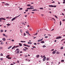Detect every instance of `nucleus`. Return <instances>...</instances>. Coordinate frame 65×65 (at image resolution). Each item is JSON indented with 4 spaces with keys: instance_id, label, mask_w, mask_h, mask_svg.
Wrapping results in <instances>:
<instances>
[{
    "instance_id": "09e8293b",
    "label": "nucleus",
    "mask_w": 65,
    "mask_h": 65,
    "mask_svg": "<svg viewBox=\"0 0 65 65\" xmlns=\"http://www.w3.org/2000/svg\"><path fill=\"white\" fill-rule=\"evenodd\" d=\"M1 60H3V58H1Z\"/></svg>"
},
{
    "instance_id": "37998d69",
    "label": "nucleus",
    "mask_w": 65,
    "mask_h": 65,
    "mask_svg": "<svg viewBox=\"0 0 65 65\" xmlns=\"http://www.w3.org/2000/svg\"><path fill=\"white\" fill-rule=\"evenodd\" d=\"M37 44L38 45L40 44V43H39V42H38Z\"/></svg>"
},
{
    "instance_id": "dca6fc26",
    "label": "nucleus",
    "mask_w": 65,
    "mask_h": 65,
    "mask_svg": "<svg viewBox=\"0 0 65 65\" xmlns=\"http://www.w3.org/2000/svg\"><path fill=\"white\" fill-rule=\"evenodd\" d=\"M15 46H14L13 47H12V50H13V49H14V48H15Z\"/></svg>"
},
{
    "instance_id": "412c9836",
    "label": "nucleus",
    "mask_w": 65,
    "mask_h": 65,
    "mask_svg": "<svg viewBox=\"0 0 65 65\" xmlns=\"http://www.w3.org/2000/svg\"><path fill=\"white\" fill-rule=\"evenodd\" d=\"M49 58H47L46 59V60H47V61H48V60H49Z\"/></svg>"
},
{
    "instance_id": "c03bdc74",
    "label": "nucleus",
    "mask_w": 65,
    "mask_h": 65,
    "mask_svg": "<svg viewBox=\"0 0 65 65\" xmlns=\"http://www.w3.org/2000/svg\"><path fill=\"white\" fill-rule=\"evenodd\" d=\"M1 49H2V47H0V50H1Z\"/></svg>"
},
{
    "instance_id": "b1692460",
    "label": "nucleus",
    "mask_w": 65,
    "mask_h": 65,
    "mask_svg": "<svg viewBox=\"0 0 65 65\" xmlns=\"http://www.w3.org/2000/svg\"><path fill=\"white\" fill-rule=\"evenodd\" d=\"M56 54H59V52L57 51L56 52Z\"/></svg>"
},
{
    "instance_id": "e433bc0d",
    "label": "nucleus",
    "mask_w": 65,
    "mask_h": 65,
    "mask_svg": "<svg viewBox=\"0 0 65 65\" xmlns=\"http://www.w3.org/2000/svg\"><path fill=\"white\" fill-rule=\"evenodd\" d=\"M61 62H64V60H62L61 61Z\"/></svg>"
},
{
    "instance_id": "a18cd8bd",
    "label": "nucleus",
    "mask_w": 65,
    "mask_h": 65,
    "mask_svg": "<svg viewBox=\"0 0 65 65\" xmlns=\"http://www.w3.org/2000/svg\"><path fill=\"white\" fill-rule=\"evenodd\" d=\"M40 9H43V8H40Z\"/></svg>"
},
{
    "instance_id": "6e6d98bb",
    "label": "nucleus",
    "mask_w": 65,
    "mask_h": 65,
    "mask_svg": "<svg viewBox=\"0 0 65 65\" xmlns=\"http://www.w3.org/2000/svg\"><path fill=\"white\" fill-rule=\"evenodd\" d=\"M65 40V39H62V40H61V41H63V40Z\"/></svg>"
},
{
    "instance_id": "de8ad7c7",
    "label": "nucleus",
    "mask_w": 65,
    "mask_h": 65,
    "mask_svg": "<svg viewBox=\"0 0 65 65\" xmlns=\"http://www.w3.org/2000/svg\"><path fill=\"white\" fill-rule=\"evenodd\" d=\"M20 10H22L23 9V8H20L19 9Z\"/></svg>"
},
{
    "instance_id": "c9c22d12",
    "label": "nucleus",
    "mask_w": 65,
    "mask_h": 65,
    "mask_svg": "<svg viewBox=\"0 0 65 65\" xmlns=\"http://www.w3.org/2000/svg\"><path fill=\"white\" fill-rule=\"evenodd\" d=\"M60 26H61V21H60Z\"/></svg>"
},
{
    "instance_id": "774afa93",
    "label": "nucleus",
    "mask_w": 65,
    "mask_h": 65,
    "mask_svg": "<svg viewBox=\"0 0 65 65\" xmlns=\"http://www.w3.org/2000/svg\"><path fill=\"white\" fill-rule=\"evenodd\" d=\"M52 3H55V2L54 1H53L52 2Z\"/></svg>"
},
{
    "instance_id": "603ef678",
    "label": "nucleus",
    "mask_w": 65,
    "mask_h": 65,
    "mask_svg": "<svg viewBox=\"0 0 65 65\" xmlns=\"http://www.w3.org/2000/svg\"><path fill=\"white\" fill-rule=\"evenodd\" d=\"M22 24H23V25H25V24L24 23H22Z\"/></svg>"
},
{
    "instance_id": "0eeeda50",
    "label": "nucleus",
    "mask_w": 65,
    "mask_h": 65,
    "mask_svg": "<svg viewBox=\"0 0 65 65\" xmlns=\"http://www.w3.org/2000/svg\"><path fill=\"white\" fill-rule=\"evenodd\" d=\"M45 59H46V57H44V58H43V61H44L45 60Z\"/></svg>"
},
{
    "instance_id": "c85d7f7f",
    "label": "nucleus",
    "mask_w": 65,
    "mask_h": 65,
    "mask_svg": "<svg viewBox=\"0 0 65 65\" xmlns=\"http://www.w3.org/2000/svg\"><path fill=\"white\" fill-rule=\"evenodd\" d=\"M7 26H9V25H10V24H7Z\"/></svg>"
},
{
    "instance_id": "9d476101",
    "label": "nucleus",
    "mask_w": 65,
    "mask_h": 65,
    "mask_svg": "<svg viewBox=\"0 0 65 65\" xmlns=\"http://www.w3.org/2000/svg\"><path fill=\"white\" fill-rule=\"evenodd\" d=\"M34 8H27V9H34Z\"/></svg>"
},
{
    "instance_id": "58836bf2",
    "label": "nucleus",
    "mask_w": 65,
    "mask_h": 65,
    "mask_svg": "<svg viewBox=\"0 0 65 65\" xmlns=\"http://www.w3.org/2000/svg\"><path fill=\"white\" fill-rule=\"evenodd\" d=\"M24 48H26V49H27V50H28V48H27V47H24Z\"/></svg>"
},
{
    "instance_id": "1a4fd4ad",
    "label": "nucleus",
    "mask_w": 65,
    "mask_h": 65,
    "mask_svg": "<svg viewBox=\"0 0 65 65\" xmlns=\"http://www.w3.org/2000/svg\"><path fill=\"white\" fill-rule=\"evenodd\" d=\"M52 54H56V52L55 51H53L52 52Z\"/></svg>"
},
{
    "instance_id": "6e6552de",
    "label": "nucleus",
    "mask_w": 65,
    "mask_h": 65,
    "mask_svg": "<svg viewBox=\"0 0 65 65\" xmlns=\"http://www.w3.org/2000/svg\"><path fill=\"white\" fill-rule=\"evenodd\" d=\"M15 17H14V18H13L11 20V21H14V20H15Z\"/></svg>"
},
{
    "instance_id": "ddd939ff",
    "label": "nucleus",
    "mask_w": 65,
    "mask_h": 65,
    "mask_svg": "<svg viewBox=\"0 0 65 65\" xmlns=\"http://www.w3.org/2000/svg\"><path fill=\"white\" fill-rule=\"evenodd\" d=\"M41 43H44V41H42L41 42Z\"/></svg>"
},
{
    "instance_id": "f8f14e48",
    "label": "nucleus",
    "mask_w": 65,
    "mask_h": 65,
    "mask_svg": "<svg viewBox=\"0 0 65 65\" xmlns=\"http://www.w3.org/2000/svg\"><path fill=\"white\" fill-rule=\"evenodd\" d=\"M26 33H27L28 34H29V32H28V30H27L26 32Z\"/></svg>"
},
{
    "instance_id": "4468645a",
    "label": "nucleus",
    "mask_w": 65,
    "mask_h": 65,
    "mask_svg": "<svg viewBox=\"0 0 65 65\" xmlns=\"http://www.w3.org/2000/svg\"><path fill=\"white\" fill-rule=\"evenodd\" d=\"M19 44L20 46H22V44L20 43H19Z\"/></svg>"
},
{
    "instance_id": "79ce46f5",
    "label": "nucleus",
    "mask_w": 65,
    "mask_h": 65,
    "mask_svg": "<svg viewBox=\"0 0 65 65\" xmlns=\"http://www.w3.org/2000/svg\"><path fill=\"white\" fill-rule=\"evenodd\" d=\"M34 45H37V44L36 43H34Z\"/></svg>"
},
{
    "instance_id": "4c0bfd02",
    "label": "nucleus",
    "mask_w": 65,
    "mask_h": 65,
    "mask_svg": "<svg viewBox=\"0 0 65 65\" xmlns=\"http://www.w3.org/2000/svg\"><path fill=\"white\" fill-rule=\"evenodd\" d=\"M18 47H19V46H17L16 47H15V48Z\"/></svg>"
},
{
    "instance_id": "393cba45",
    "label": "nucleus",
    "mask_w": 65,
    "mask_h": 65,
    "mask_svg": "<svg viewBox=\"0 0 65 65\" xmlns=\"http://www.w3.org/2000/svg\"><path fill=\"white\" fill-rule=\"evenodd\" d=\"M3 36H6V35H5L4 34H3Z\"/></svg>"
},
{
    "instance_id": "20e7f679",
    "label": "nucleus",
    "mask_w": 65,
    "mask_h": 65,
    "mask_svg": "<svg viewBox=\"0 0 65 65\" xmlns=\"http://www.w3.org/2000/svg\"><path fill=\"white\" fill-rule=\"evenodd\" d=\"M6 20V19L4 18H0V20Z\"/></svg>"
},
{
    "instance_id": "f3484780",
    "label": "nucleus",
    "mask_w": 65,
    "mask_h": 65,
    "mask_svg": "<svg viewBox=\"0 0 65 65\" xmlns=\"http://www.w3.org/2000/svg\"><path fill=\"white\" fill-rule=\"evenodd\" d=\"M63 1H64L63 2V4H65V0H63Z\"/></svg>"
},
{
    "instance_id": "13d9d810",
    "label": "nucleus",
    "mask_w": 65,
    "mask_h": 65,
    "mask_svg": "<svg viewBox=\"0 0 65 65\" xmlns=\"http://www.w3.org/2000/svg\"><path fill=\"white\" fill-rule=\"evenodd\" d=\"M47 37H48V36L45 37V38H47Z\"/></svg>"
},
{
    "instance_id": "052dcab7",
    "label": "nucleus",
    "mask_w": 65,
    "mask_h": 65,
    "mask_svg": "<svg viewBox=\"0 0 65 65\" xmlns=\"http://www.w3.org/2000/svg\"><path fill=\"white\" fill-rule=\"evenodd\" d=\"M54 29H52L51 31H54Z\"/></svg>"
},
{
    "instance_id": "423d86ee",
    "label": "nucleus",
    "mask_w": 65,
    "mask_h": 65,
    "mask_svg": "<svg viewBox=\"0 0 65 65\" xmlns=\"http://www.w3.org/2000/svg\"><path fill=\"white\" fill-rule=\"evenodd\" d=\"M42 40H43V38H42V39H39V40H38L37 41L38 42H39V41H42Z\"/></svg>"
},
{
    "instance_id": "338daca9",
    "label": "nucleus",
    "mask_w": 65,
    "mask_h": 65,
    "mask_svg": "<svg viewBox=\"0 0 65 65\" xmlns=\"http://www.w3.org/2000/svg\"><path fill=\"white\" fill-rule=\"evenodd\" d=\"M11 41H14V40H11Z\"/></svg>"
},
{
    "instance_id": "a211bd4d",
    "label": "nucleus",
    "mask_w": 65,
    "mask_h": 65,
    "mask_svg": "<svg viewBox=\"0 0 65 65\" xmlns=\"http://www.w3.org/2000/svg\"><path fill=\"white\" fill-rule=\"evenodd\" d=\"M3 41H5V38H3Z\"/></svg>"
},
{
    "instance_id": "4be33fe9",
    "label": "nucleus",
    "mask_w": 65,
    "mask_h": 65,
    "mask_svg": "<svg viewBox=\"0 0 65 65\" xmlns=\"http://www.w3.org/2000/svg\"><path fill=\"white\" fill-rule=\"evenodd\" d=\"M30 7V8H33L34 7L33 6H31Z\"/></svg>"
},
{
    "instance_id": "f704fd0d",
    "label": "nucleus",
    "mask_w": 65,
    "mask_h": 65,
    "mask_svg": "<svg viewBox=\"0 0 65 65\" xmlns=\"http://www.w3.org/2000/svg\"><path fill=\"white\" fill-rule=\"evenodd\" d=\"M27 6H31V5L28 4L27 5Z\"/></svg>"
},
{
    "instance_id": "bb28decb",
    "label": "nucleus",
    "mask_w": 65,
    "mask_h": 65,
    "mask_svg": "<svg viewBox=\"0 0 65 65\" xmlns=\"http://www.w3.org/2000/svg\"><path fill=\"white\" fill-rule=\"evenodd\" d=\"M23 45L24 46H27V45H26V44H24Z\"/></svg>"
},
{
    "instance_id": "6ab92c4d",
    "label": "nucleus",
    "mask_w": 65,
    "mask_h": 65,
    "mask_svg": "<svg viewBox=\"0 0 65 65\" xmlns=\"http://www.w3.org/2000/svg\"><path fill=\"white\" fill-rule=\"evenodd\" d=\"M39 57V55H38L37 56V58H38V57Z\"/></svg>"
},
{
    "instance_id": "3c124183",
    "label": "nucleus",
    "mask_w": 65,
    "mask_h": 65,
    "mask_svg": "<svg viewBox=\"0 0 65 65\" xmlns=\"http://www.w3.org/2000/svg\"><path fill=\"white\" fill-rule=\"evenodd\" d=\"M24 36H26V34H25V33H24Z\"/></svg>"
},
{
    "instance_id": "0e129e2a",
    "label": "nucleus",
    "mask_w": 65,
    "mask_h": 65,
    "mask_svg": "<svg viewBox=\"0 0 65 65\" xmlns=\"http://www.w3.org/2000/svg\"><path fill=\"white\" fill-rule=\"evenodd\" d=\"M62 21H65V19H63Z\"/></svg>"
},
{
    "instance_id": "2f4dec72",
    "label": "nucleus",
    "mask_w": 65,
    "mask_h": 65,
    "mask_svg": "<svg viewBox=\"0 0 65 65\" xmlns=\"http://www.w3.org/2000/svg\"><path fill=\"white\" fill-rule=\"evenodd\" d=\"M4 44V43H3V42H2L1 44Z\"/></svg>"
},
{
    "instance_id": "bf43d9fd",
    "label": "nucleus",
    "mask_w": 65,
    "mask_h": 65,
    "mask_svg": "<svg viewBox=\"0 0 65 65\" xmlns=\"http://www.w3.org/2000/svg\"><path fill=\"white\" fill-rule=\"evenodd\" d=\"M28 11V10H25V11Z\"/></svg>"
},
{
    "instance_id": "cd10ccee",
    "label": "nucleus",
    "mask_w": 65,
    "mask_h": 65,
    "mask_svg": "<svg viewBox=\"0 0 65 65\" xmlns=\"http://www.w3.org/2000/svg\"><path fill=\"white\" fill-rule=\"evenodd\" d=\"M1 32H3V30L2 29L1 30Z\"/></svg>"
},
{
    "instance_id": "864d4df0",
    "label": "nucleus",
    "mask_w": 65,
    "mask_h": 65,
    "mask_svg": "<svg viewBox=\"0 0 65 65\" xmlns=\"http://www.w3.org/2000/svg\"><path fill=\"white\" fill-rule=\"evenodd\" d=\"M37 33L36 34H35V35H37Z\"/></svg>"
},
{
    "instance_id": "680f3d73",
    "label": "nucleus",
    "mask_w": 65,
    "mask_h": 65,
    "mask_svg": "<svg viewBox=\"0 0 65 65\" xmlns=\"http://www.w3.org/2000/svg\"><path fill=\"white\" fill-rule=\"evenodd\" d=\"M25 57H28V56L26 55V56H25Z\"/></svg>"
},
{
    "instance_id": "5fc2aeb1",
    "label": "nucleus",
    "mask_w": 65,
    "mask_h": 65,
    "mask_svg": "<svg viewBox=\"0 0 65 65\" xmlns=\"http://www.w3.org/2000/svg\"><path fill=\"white\" fill-rule=\"evenodd\" d=\"M27 15H25V17H26H26H27Z\"/></svg>"
},
{
    "instance_id": "7c9ffc66",
    "label": "nucleus",
    "mask_w": 65,
    "mask_h": 65,
    "mask_svg": "<svg viewBox=\"0 0 65 65\" xmlns=\"http://www.w3.org/2000/svg\"><path fill=\"white\" fill-rule=\"evenodd\" d=\"M36 10H37L36 9H34L32 10V11H36Z\"/></svg>"
},
{
    "instance_id": "f03ea898",
    "label": "nucleus",
    "mask_w": 65,
    "mask_h": 65,
    "mask_svg": "<svg viewBox=\"0 0 65 65\" xmlns=\"http://www.w3.org/2000/svg\"><path fill=\"white\" fill-rule=\"evenodd\" d=\"M9 56H10V55H8L6 56V58H8V59H11V57H9Z\"/></svg>"
},
{
    "instance_id": "39448f33",
    "label": "nucleus",
    "mask_w": 65,
    "mask_h": 65,
    "mask_svg": "<svg viewBox=\"0 0 65 65\" xmlns=\"http://www.w3.org/2000/svg\"><path fill=\"white\" fill-rule=\"evenodd\" d=\"M62 38V37L61 36H59L57 37L56 38V39H60V38Z\"/></svg>"
},
{
    "instance_id": "2eb2a0df",
    "label": "nucleus",
    "mask_w": 65,
    "mask_h": 65,
    "mask_svg": "<svg viewBox=\"0 0 65 65\" xmlns=\"http://www.w3.org/2000/svg\"><path fill=\"white\" fill-rule=\"evenodd\" d=\"M28 44H32V42H28Z\"/></svg>"
},
{
    "instance_id": "a19ab883",
    "label": "nucleus",
    "mask_w": 65,
    "mask_h": 65,
    "mask_svg": "<svg viewBox=\"0 0 65 65\" xmlns=\"http://www.w3.org/2000/svg\"><path fill=\"white\" fill-rule=\"evenodd\" d=\"M20 32L21 33H22V30L21 29L20 30Z\"/></svg>"
},
{
    "instance_id": "49530a36",
    "label": "nucleus",
    "mask_w": 65,
    "mask_h": 65,
    "mask_svg": "<svg viewBox=\"0 0 65 65\" xmlns=\"http://www.w3.org/2000/svg\"><path fill=\"white\" fill-rule=\"evenodd\" d=\"M17 62L18 63H19V60H18L17 61Z\"/></svg>"
},
{
    "instance_id": "9b49d317",
    "label": "nucleus",
    "mask_w": 65,
    "mask_h": 65,
    "mask_svg": "<svg viewBox=\"0 0 65 65\" xmlns=\"http://www.w3.org/2000/svg\"><path fill=\"white\" fill-rule=\"evenodd\" d=\"M21 15H22L21 14H20L18 16L16 17H15V19H16V18H18V17H20V16Z\"/></svg>"
},
{
    "instance_id": "7ed1b4c3",
    "label": "nucleus",
    "mask_w": 65,
    "mask_h": 65,
    "mask_svg": "<svg viewBox=\"0 0 65 65\" xmlns=\"http://www.w3.org/2000/svg\"><path fill=\"white\" fill-rule=\"evenodd\" d=\"M49 7H57V6H53L52 5H49Z\"/></svg>"
},
{
    "instance_id": "4d7b16f0",
    "label": "nucleus",
    "mask_w": 65,
    "mask_h": 65,
    "mask_svg": "<svg viewBox=\"0 0 65 65\" xmlns=\"http://www.w3.org/2000/svg\"><path fill=\"white\" fill-rule=\"evenodd\" d=\"M62 14L63 15H64V14L63 13H62Z\"/></svg>"
},
{
    "instance_id": "e2e57ef3",
    "label": "nucleus",
    "mask_w": 65,
    "mask_h": 65,
    "mask_svg": "<svg viewBox=\"0 0 65 65\" xmlns=\"http://www.w3.org/2000/svg\"><path fill=\"white\" fill-rule=\"evenodd\" d=\"M20 53H23V52L22 51H21L20 52Z\"/></svg>"
},
{
    "instance_id": "aec40b11",
    "label": "nucleus",
    "mask_w": 65,
    "mask_h": 65,
    "mask_svg": "<svg viewBox=\"0 0 65 65\" xmlns=\"http://www.w3.org/2000/svg\"><path fill=\"white\" fill-rule=\"evenodd\" d=\"M11 47H12V46H10L8 48V49H9V48H11Z\"/></svg>"
},
{
    "instance_id": "473e14b6",
    "label": "nucleus",
    "mask_w": 65,
    "mask_h": 65,
    "mask_svg": "<svg viewBox=\"0 0 65 65\" xmlns=\"http://www.w3.org/2000/svg\"><path fill=\"white\" fill-rule=\"evenodd\" d=\"M62 49H63V47H61V50H62Z\"/></svg>"
},
{
    "instance_id": "8fccbe9b",
    "label": "nucleus",
    "mask_w": 65,
    "mask_h": 65,
    "mask_svg": "<svg viewBox=\"0 0 65 65\" xmlns=\"http://www.w3.org/2000/svg\"><path fill=\"white\" fill-rule=\"evenodd\" d=\"M5 36L6 37V38H7V37H8V36H7V35H6H6Z\"/></svg>"
},
{
    "instance_id": "a878e982",
    "label": "nucleus",
    "mask_w": 65,
    "mask_h": 65,
    "mask_svg": "<svg viewBox=\"0 0 65 65\" xmlns=\"http://www.w3.org/2000/svg\"><path fill=\"white\" fill-rule=\"evenodd\" d=\"M23 51H27V50H26L25 49H23Z\"/></svg>"
},
{
    "instance_id": "69168bd1",
    "label": "nucleus",
    "mask_w": 65,
    "mask_h": 65,
    "mask_svg": "<svg viewBox=\"0 0 65 65\" xmlns=\"http://www.w3.org/2000/svg\"><path fill=\"white\" fill-rule=\"evenodd\" d=\"M21 42H24V41H21Z\"/></svg>"
},
{
    "instance_id": "ea45409f",
    "label": "nucleus",
    "mask_w": 65,
    "mask_h": 65,
    "mask_svg": "<svg viewBox=\"0 0 65 65\" xmlns=\"http://www.w3.org/2000/svg\"><path fill=\"white\" fill-rule=\"evenodd\" d=\"M32 47H33V48H36V47L34 46H32Z\"/></svg>"
},
{
    "instance_id": "c756f323",
    "label": "nucleus",
    "mask_w": 65,
    "mask_h": 65,
    "mask_svg": "<svg viewBox=\"0 0 65 65\" xmlns=\"http://www.w3.org/2000/svg\"><path fill=\"white\" fill-rule=\"evenodd\" d=\"M55 17L56 18H57V19H58V17H57V16L55 15Z\"/></svg>"
},
{
    "instance_id": "5701e85b",
    "label": "nucleus",
    "mask_w": 65,
    "mask_h": 65,
    "mask_svg": "<svg viewBox=\"0 0 65 65\" xmlns=\"http://www.w3.org/2000/svg\"><path fill=\"white\" fill-rule=\"evenodd\" d=\"M42 47H46V46L45 45H44L42 46Z\"/></svg>"
},
{
    "instance_id": "f257e3e1",
    "label": "nucleus",
    "mask_w": 65,
    "mask_h": 65,
    "mask_svg": "<svg viewBox=\"0 0 65 65\" xmlns=\"http://www.w3.org/2000/svg\"><path fill=\"white\" fill-rule=\"evenodd\" d=\"M15 53L16 54H19V53H20V50H19V49L18 48L15 51Z\"/></svg>"
},
{
    "instance_id": "72a5a7b5",
    "label": "nucleus",
    "mask_w": 65,
    "mask_h": 65,
    "mask_svg": "<svg viewBox=\"0 0 65 65\" xmlns=\"http://www.w3.org/2000/svg\"><path fill=\"white\" fill-rule=\"evenodd\" d=\"M1 56H3V54L1 53Z\"/></svg>"
}]
</instances>
